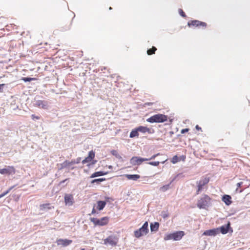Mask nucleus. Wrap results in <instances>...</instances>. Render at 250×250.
Here are the masks:
<instances>
[{"mask_svg": "<svg viewBox=\"0 0 250 250\" xmlns=\"http://www.w3.org/2000/svg\"><path fill=\"white\" fill-rule=\"evenodd\" d=\"M70 169L73 170L75 168V167H70Z\"/></svg>", "mask_w": 250, "mask_h": 250, "instance_id": "52", "label": "nucleus"}, {"mask_svg": "<svg viewBox=\"0 0 250 250\" xmlns=\"http://www.w3.org/2000/svg\"><path fill=\"white\" fill-rule=\"evenodd\" d=\"M51 208V206L49 203L43 204L40 206V209L42 211H47Z\"/></svg>", "mask_w": 250, "mask_h": 250, "instance_id": "21", "label": "nucleus"}, {"mask_svg": "<svg viewBox=\"0 0 250 250\" xmlns=\"http://www.w3.org/2000/svg\"><path fill=\"white\" fill-rule=\"evenodd\" d=\"M90 220L95 226H104L108 223L109 217H104L101 219H98L96 218H90Z\"/></svg>", "mask_w": 250, "mask_h": 250, "instance_id": "5", "label": "nucleus"}, {"mask_svg": "<svg viewBox=\"0 0 250 250\" xmlns=\"http://www.w3.org/2000/svg\"><path fill=\"white\" fill-rule=\"evenodd\" d=\"M174 179L172 180V181L168 184L163 186L160 188V191L162 192H166L168 189L170 188V185L171 183L173 181Z\"/></svg>", "mask_w": 250, "mask_h": 250, "instance_id": "24", "label": "nucleus"}, {"mask_svg": "<svg viewBox=\"0 0 250 250\" xmlns=\"http://www.w3.org/2000/svg\"><path fill=\"white\" fill-rule=\"evenodd\" d=\"M159 223L157 222H155L153 223H151L150 224V230L151 232H156L159 227Z\"/></svg>", "mask_w": 250, "mask_h": 250, "instance_id": "18", "label": "nucleus"}, {"mask_svg": "<svg viewBox=\"0 0 250 250\" xmlns=\"http://www.w3.org/2000/svg\"><path fill=\"white\" fill-rule=\"evenodd\" d=\"M95 152L93 150H91L88 152V157L93 160L95 157Z\"/></svg>", "mask_w": 250, "mask_h": 250, "instance_id": "32", "label": "nucleus"}, {"mask_svg": "<svg viewBox=\"0 0 250 250\" xmlns=\"http://www.w3.org/2000/svg\"><path fill=\"white\" fill-rule=\"evenodd\" d=\"M92 166H93V165H91V163H88V164H87V166L88 167H92Z\"/></svg>", "mask_w": 250, "mask_h": 250, "instance_id": "48", "label": "nucleus"}, {"mask_svg": "<svg viewBox=\"0 0 250 250\" xmlns=\"http://www.w3.org/2000/svg\"><path fill=\"white\" fill-rule=\"evenodd\" d=\"M3 197V195H2L1 194H0V198H2V197Z\"/></svg>", "mask_w": 250, "mask_h": 250, "instance_id": "53", "label": "nucleus"}, {"mask_svg": "<svg viewBox=\"0 0 250 250\" xmlns=\"http://www.w3.org/2000/svg\"><path fill=\"white\" fill-rule=\"evenodd\" d=\"M164 163H165L164 161L162 162V164H164Z\"/></svg>", "mask_w": 250, "mask_h": 250, "instance_id": "57", "label": "nucleus"}, {"mask_svg": "<svg viewBox=\"0 0 250 250\" xmlns=\"http://www.w3.org/2000/svg\"><path fill=\"white\" fill-rule=\"evenodd\" d=\"M139 136V132L137 130V128H135L133 129L130 133L129 137L131 138H134L135 137H138Z\"/></svg>", "mask_w": 250, "mask_h": 250, "instance_id": "25", "label": "nucleus"}, {"mask_svg": "<svg viewBox=\"0 0 250 250\" xmlns=\"http://www.w3.org/2000/svg\"><path fill=\"white\" fill-rule=\"evenodd\" d=\"M189 130V129L188 128H184V129H182L181 131V133L182 134H184L187 132H188Z\"/></svg>", "mask_w": 250, "mask_h": 250, "instance_id": "39", "label": "nucleus"}, {"mask_svg": "<svg viewBox=\"0 0 250 250\" xmlns=\"http://www.w3.org/2000/svg\"><path fill=\"white\" fill-rule=\"evenodd\" d=\"M112 9V7H109V10H111Z\"/></svg>", "mask_w": 250, "mask_h": 250, "instance_id": "55", "label": "nucleus"}, {"mask_svg": "<svg viewBox=\"0 0 250 250\" xmlns=\"http://www.w3.org/2000/svg\"><path fill=\"white\" fill-rule=\"evenodd\" d=\"M34 104L36 106L44 109H47L49 107V103L47 101L35 100Z\"/></svg>", "mask_w": 250, "mask_h": 250, "instance_id": "10", "label": "nucleus"}, {"mask_svg": "<svg viewBox=\"0 0 250 250\" xmlns=\"http://www.w3.org/2000/svg\"><path fill=\"white\" fill-rule=\"evenodd\" d=\"M68 180V179H66L63 181H62L61 183H65V181H67Z\"/></svg>", "mask_w": 250, "mask_h": 250, "instance_id": "50", "label": "nucleus"}, {"mask_svg": "<svg viewBox=\"0 0 250 250\" xmlns=\"http://www.w3.org/2000/svg\"><path fill=\"white\" fill-rule=\"evenodd\" d=\"M211 205V198L206 194L202 195L197 203V207L200 209H207Z\"/></svg>", "mask_w": 250, "mask_h": 250, "instance_id": "1", "label": "nucleus"}, {"mask_svg": "<svg viewBox=\"0 0 250 250\" xmlns=\"http://www.w3.org/2000/svg\"><path fill=\"white\" fill-rule=\"evenodd\" d=\"M95 213H98V212L96 211V210H95V206L93 207V208L92 209V212H91V214H94Z\"/></svg>", "mask_w": 250, "mask_h": 250, "instance_id": "42", "label": "nucleus"}, {"mask_svg": "<svg viewBox=\"0 0 250 250\" xmlns=\"http://www.w3.org/2000/svg\"><path fill=\"white\" fill-rule=\"evenodd\" d=\"M105 180V178H98V179H94L92 180L91 181V184H94V183H96L97 184H99L100 182L104 181Z\"/></svg>", "mask_w": 250, "mask_h": 250, "instance_id": "27", "label": "nucleus"}, {"mask_svg": "<svg viewBox=\"0 0 250 250\" xmlns=\"http://www.w3.org/2000/svg\"><path fill=\"white\" fill-rule=\"evenodd\" d=\"M156 50H157V48L153 46L151 48L148 49L147 50V54L148 55L153 54L155 53V52L156 51Z\"/></svg>", "mask_w": 250, "mask_h": 250, "instance_id": "29", "label": "nucleus"}, {"mask_svg": "<svg viewBox=\"0 0 250 250\" xmlns=\"http://www.w3.org/2000/svg\"><path fill=\"white\" fill-rule=\"evenodd\" d=\"M125 176L127 179L133 181H136L140 177L138 174H125Z\"/></svg>", "mask_w": 250, "mask_h": 250, "instance_id": "22", "label": "nucleus"}, {"mask_svg": "<svg viewBox=\"0 0 250 250\" xmlns=\"http://www.w3.org/2000/svg\"><path fill=\"white\" fill-rule=\"evenodd\" d=\"M142 227L149 231L148 223L147 221L145 222Z\"/></svg>", "mask_w": 250, "mask_h": 250, "instance_id": "37", "label": "nucleus"}, {"mask_svg": "<svg viewBox=\"0 0 250 250\" xmlns=\"http://www.w3.org/2000/svg\"><path fill=\"white\" fill-rule=\"evenodd\" d=\"M178 11H179V13L181 17H182L183 18H185L186 17V14L185 13V12L183 11V10L182 9H179Z\"/></svg>", "mask_w": 250, "mask_h": 250, "instance_id": "36", "label": "nucleus"}, {"mask_svg": "<svg viewBox=\"0 0 250 250\" xmlns=\"http://www.w3.org/2000/svg\"><path fill=\"white\" fill-rule=\"evenodd\" d=\"M97 208L99 210H103L106 204V201H101V200L97 201Z\"/></svg>", "mask_w": 250, "mask_h": 250, "instance_id": "20", "label": "nucleus"}, {"mask_svg": "<svg viewBox=\"0 0 250 250\" xmlns=\"http://www.w3.org/2000/svg\"><path fill=\"white\" fill-rule=\"evenodd\" d=\"M148 232L145 228L141 227L139 229L134 231V236L137 238H139L143 235H146Z\"/></svg>", "mask_w": 250, "mask_h": 250, "instance_id": "12", "label": "nucleus"}, {"mask_svg": "<svg viewBox=\"0 0 250 250\" xmlns=\"http://www.w3.org/2000/svg\"><path fill=\"white\" fill-rule=\"evenodd\" d=\"M5 84L4 83L0 84V92H2L3 90V87Z\"/></svg>", "mask_w": 250, "mask_h": 250, "instance_id": "41", "label": "nucleus"}, {"mask_svg": "<svg viewBox=\"0 0 250 250\" xmlns=\"http://www.w3.org/2000/svg\"><path fill=\"white\" fill-rule=\"evenodd\" d=\"M172 121H173V119H169V122H172Z\"/></svg>", "mask_w": 250, "mask_h": 250, "instance_id": "54", "label": "nucleus"}, {"mask_svg": "<svg viewBox=\"0 0 250 250\" xmlns=\"http://www.w3.org/2000/svg\"><path fill=\"white\" fill-rule=\"evenodd\" d=\"M180 161H184L186 159V156L185 155H181L180 157H179Z\"/></svg>", "mask_w": 250, "mask_h": 250, "instance_id": "40", "label": "nucleus"}, {"mask_svg": "<svg viewBox=\"0 0 250 250\" xmlns=\"http://www.w3.org/2000/svg\"><path fill=\"white\" fill-rule=\"evenodd\" d=\"M111 154L115 156L116 158L118 159L119 160H120L121 161H123L122 157L121 156V155L118 153V151L116 150H112L110 151Z\"/></svg>", "mask_w": 250, "mask_h": 250, "instance_id": "26", "label": "nucleus"}, {"mask_svg": "<svg viewBox=\"0 0 250 250\" xmlns=\"http://www.w3.org/2000/svg\"><path fill=\"white\" fill-rule=\"evenodd\" d=\"M242 185H243L242 182H239L237 184V187L238 188L241 187Z\"/></svg>", "mask_w": 250, "mask_h": 250, "instance_id": "43", "label": "nucleus"}, {"mask_svg": "<svg viewBox=\"0 0 250 250\" xmlns=\"http://www.w3.org/2000/svg\"><path fill=\"white\" fill-rule=\"evenodd\" d=\"M218 229V234L221 233L223 234H226L227 233H232L233 229L230 227V223L228 222L226 225H223L220 227L217 228Z\"/></svg>", "mask_w": 250, "mask_h": 250, "instance_id": "6", "label": "nucleus"}, {"mask_svg": "<svg viewBox=\"0 0 250 250\" xmlns=\"http://www.w3.org/2000/svg\"><path fill=\"white\" fill-rule=\"evenodd\" d=\"M15 187V186H13L11 187L7 190L5 191L4 192L1 193V194L3 195V196H4L6 194H7Z\"/></svg>", "mask_w": 250, "mask_h": 250, "instance_id": "34", "label": "nucleus"}, {"mask_svg": "<svg viewBox=\"0 0 250 250\" xmlns=\"http://www.w3.org/2000/svg\"><path fill=\"white\" fill-rule=\"evenodd\" d=\"M72 240L60 239L58 240V244L59 245H62L64 247H66L70 245L72 243Z\"/></svg>", "mask_w": 250, "mask_h": 250, "instance_id": "19", "label": "nucleus"}, {"mask_svg": "<svg viewBox=\"0 0 250 250\" xmlns=\"http://www.w3.org/2000/svg\"><path fill=\"white\" fill-rule=\"evenodd\" d=\"M92 159H91L90 158H89L88 156H87L86 157H85L84 158V159H83V161H82V163L83 164H86V163H88L92 161Z\"/></svg>", "mask_w": 250, "mask_h": 250, "instance_id": "33", "label": "nucleus"}, {"mask_svg": "<svg viewBox=\"0 0 250 250\" xmlns=\"http://www.w3.org/2000/svg\"><path fill=\"white\" fill-rule=\"evenodd\" d=\"M108 173L107 171H99L94 172L93 174L91 175L90 176V178H93L95 177H97L99 176H102L104 175H105Z\"/></svg>", "mask_w": 250, "mask_h": 250, "instance_id": "17", "label": "nucleus"}, {"mask_svg": "<svg viewBox=\"0 0 250 250\" xmlns=\"http://www.w3.org/2000/svg\"><path fill=\"white\" fill-rule=\"evenodd\" d=\"M108 167L109 169H112V168H113V167H112V166H109Z\"/></svg>", "mask_w": 250, "mask_h": 250, "instance_id": "51", "label": "nucleus"}, {"mask_svg": "<svg viewBox=\"0 0 250 250\" xmlns=\"http://www.w3.org/2000/svg\"><path fill=\"white\" fill-rule=\"evenodd\" d=\"M188 26H193L196 27H199L200 26H202L204 27H206L207 26V23L205 22L201 21L198 20H193L191 21H188Z\"/></svg>", "mask_w": 250, "mask_h": 250, "instance_id": "13", "label": "nucleus"}, {"mask_svg": "<svg viewBox=\"0 0 250 250\" xmlns=\"http://www.w3.org/2000/svg\"><path fill=\"white\" fill-rule=\"evenodd\" d=\"M65 205L67 206H71L74 203V199L71 194H65L64 197Z\"/></svg>", "mask_w": 250, "mask_h": 250, "instance_id": "11", "label": "nucleus"}, {"mask_svg": "<svg viewBox=\"0 0 250 250\" xmlns=\"http://www.w3.org/2000/svg\"><path fill=\"white\" fill-rule=\"evenodd\" d=\"M145 161H147V158H144L138 156H134L132 157L130 160V163L132 166H139Z\"/></svg>", "mask_w": 250, "mask_h": 250, "instance_id": "7", "label": "nucleus"}, {"mask_svg": "<svg viewBox=\"0 0 250 250\" xmlns=\"http://www.w3.org/2000/svg\"><path fill=\"white\" fill-rule=\"evenodd\" d=\"M159 155H160L159 153H158L157 154H154V155H152L150 158H147V161H149V160H151L154 159L157 156H158Z\"/></svg>", "mask_w": 250, "mask_h": 250, "instance_id": "38", "label": "nucleus"}, {"mask_svg": "<svg viewBox=\"0 0 250 250\" xmlns=\"http://www.w3.org/2000/svg\"><path fill=\"white\" fill-rule=\"evenodd\" d=\"M119 241V238L116 235H111L104 240V245H109L112 247L116 246Z\"/></svg>", "mask_w": 250, "mask_h": 250, "instance_id": "4", "label": "nucleus"}, {"mask_svg": "<svg viewBox=\"0 0 250 250\" xmlns=\"http://www.w3.org/2000/svg\"><path fill=\"white\" fill-rule=\"evenodd\" d=\"M184 235V232L183 231H178L172 233H169L166 235L164 237L165 240H173L175 241H178L181 239Z\"/></svg>", "mask_w": 250, "mask_h": 250, "instance_id": "3", "label": "nucleus"}, {"mask_svg": "<svg viewBox=\"0 0 250 250\" xmlns=\"http://www.w3.org/2000/svg\"><path fill=\"white\" fill-rule=\"evenodd\" d=\"M60 167L59 168V170H61L64 168L69 167L71 166L70 161L68 160L64 161L62 163L60 164Z\"/></svg>", "mask_w": 250, "mask_h": 250, "instance_id": "23", "label": "nucleus"}, {"mask_svg": "<svg viewBox=\"0 0 250 250\" xmlns=\"http://www.w3.org/2000/svg\"><path fill=\"white\" fill-rule=\"evenodd\" d=\"M0 173L3 175L14 174L15 169L12 166H6L4 168L0 169Z\"/></svg>", "mask_w": 250, "mask_h": 250, "instance_id": "8", "label": "nucleus"}, {"mask_svg": "<svg viewBox=\"0 0 250 250\" xmlns=\"http://www.w3.org/2000/svg\"><path fill=\"white\" fill-rule=\"evenodd\" d=\"M153 104V103H146V104L147 105H152Z\"/></svg>", "mask_w": 250, "mask_h": 250, "instance_id": "47", "label": "nucleus"}, {"mask_svg": "<svg viewBox=\"0 0 250 250\" xmlns=\"http://www.w3.org/2000/svg\"><path fill=\"white\" fill-rule=\"evenodd\" d=\"M222 200L225 203L227 206H229L231 203V197L227 194H225L222 196Z\"/></svg>", "mask_w": 250, "mask_h": 250, "instance_id": "16", "label": "nucleus"}, {"mask_svg": "<svg viewBox=\"0 0 250 250\" xmlns=\"http://www.w3.org/2000/svg\"><path fill=\"white\" fill-rule=\"evenodd\" d=\"M81 250H85V249L83 248V249H81Z\"/></svg>", "mask_w": 250, "mask_h": 250, "instance_id": "56", "label": "nucleus"}, {"mask_svg": "<svg viewBox=\"0 0 250 250\" xmlns=\"http://www.w3.org/2000/svg\"><path fill=\"white\" fill-rule=\"evenodd\" d=\"M208 182L209 179L208 178H204L199 181H197L196 183L197 184L198 189L196 191V194H199L200 192L202 191L203 187L207 184Z\"/></svg>", "mask_w": 250, "mask_h": 250, "instance_id": "9", "label": "nucleus"}, {"mask_svg": "<svg viewBox=\"0 0 250 250\" xmlns=\"http://www.w3.org/2000/svg\"><path fill=\"white\" fill-rule=\"evenodd\" d=\"M137 128V130L138 131V132H140L144 134H145L146 132L148 133V134H151L152 133L151 131V129L150 128L147 127L146 126H139Z\"/></svg>", "mask_w": 250, "mask_h": 250, "instance_id": "15", "label": "nucleus"}, {"mask_svg": "<svg viewBox=\"0 0 250 250\" xmlns=\"http://www.w3.org/2000/svg\"><path fill=\"white\" fill-rule=\"evenodd\" d=\"M159 161H155V162H150L148 163L147 164L153 166H158L160 164Z\"/></svg>", "mask_w": 250, "mask_h": 250, "instance_id": "35", "label": "nucleus"}, {"mask_svg": "<svg viewBox=\"0 0 250 250\" xmlns=\"http://www.w3.org/2000/svg\"><path fill=\"white\" fill-rule=\"evenodd\" d=\"M21 80L24 81L25 83H26L30 82L32 81L36 80L37 79L36 78L22 77Z\"/></svg>", "mask_w": 250, "mask_h": 250, "instance_id": "28", "label": "nucleus"}, {"mask_svg": "<svg viewBox=\"0 0 250 250\" xmlns=\"http://www.w3.org/2000/svg\"><path fill=\"white\" fill-rule=\"evenodd\" d=\"M81 160V157H78L76 159H72L71 161H70L71 165L79 164L80 163Z\"/></svg>", "mask_w": 250, "mask_h": 250, "instance_id": "30", "label": "nucleus"}, {"mask_svg": "<svg viewBox=\"0 0 250 250\" xmlns=\"http://www.w3.org/2000/svg\"><path fill=\"white\" fill-rule=\"evenodd\" d=\"M167 116L162 114H157L148 118L146 121L150 123H164L167 121Z\"/></svg>", "mask_w": 250, "mask_h": 250, "instance_id": "2", "label": "nucleus"}, {"mask_svg": "<svg viewBox=\"0 0 250 250\" xmlns=\"http://www.w3.org/2000/svg\"><path fill=\"white\" fill-rule=\"evenodd\" d=\"M163 217L165 218L167 217L168 216V215H167V214H164L163 215Z\"/></svg>", "mask_w": 250, "mask_h": 250, "instance_id": "49", "label": "nucleus"}, {"mask_svg": "<svg viewBox=\"0 0 250 250\" xmlns=\"http://www.w3.org/2000/svg\"><path fill=\"white\" fill-rule=\"evenodd\" d=\"M218 234V229L215 228L213 229H208L205 231L203 235L206 236H216Z\"/></svg>", "mask_w": 250, "mask_h": 250, "instance_id": "14", "label": "nucleus"}, {"mask_svg": "<svg viewBox=\"0 0 250 250\" xmlns=\"http://www.w3.org/2000/svg\"><path fill=\"white\" fill-rule=\"evenodd\" d=\"M32 119H34L35 118L36 119H39V117L36 116L35 115H32Z\"/></svg>", "mask_w": 250, "mask_h": 250, "instance_id": "46", "label": "nucleus"}, {"mask_svg": "<svg viewBox=\"0 0 250 250\" xmlns=\"http://www.w3.org/2000/svg\"><path fill=\"white\" fill-rule=\"evenodd\" d=\"M179 161H180L179 158L177 155L174 156L171 160V162L173 164H176Z\"/></svg>", "mask_w": 250, "mask_h": 250, "instance_id": "31", "label": "nucleus"}, {"mask_svg": "<svg viewBox=\"0 0 250 250\" xmlns=\"http://www.w3.org/2000/svg\"><path fill=\"white\" fill-rule=\"evenodd\" d=\"M195 128L198 130H201L202 128L198 125H196Z\"/></svg>", "mask_w": 250, "mask_h": 250, "instance_id": "45", "label": "nucleus"}, {"mask_svg": "<svg viewBox=\"0 0 250 250\" xmlns=\"http://www.w3.org/2000/svg\"><path fill=\"white\" fill-rule=\"evenodd\" d=\"M97 162V161L96 160H94L93 159V160H92L91 161V165H94V164H95Z\"/></svg>", "mask_w": 250, "mask_h": 250, "instance_id": "44", "label": "nucleus"}]
</instances>
